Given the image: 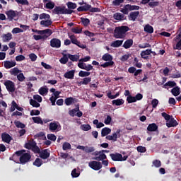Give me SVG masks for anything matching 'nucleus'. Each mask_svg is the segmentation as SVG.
Instances as JSON below:
<instances>
[{
    "label": "nucleus",
    "instance_id": "f257e3e1",
    "mask_svg": "<svg viewBox=\"0 0 181 181\" xmlns=\"http://www.w3.org/2000/svg\"><path fill=\"white\" fill-rule=\"evenodd\" d=\"M129 30V27L122 25L115 28L113 37L117 39H122L125 37L126 33Z\"/></svg>",
    "mask_w": 181,
    "mask_h": 181
},
{
    "label": "nucleus",
    "instance_id": "f03ea898",
    "mask_svg": "<svg viewBox=\"0 0 181 181\" xmlns=\"http://www.w3.org/2000/svg\"><path fill=\"white\" fill-rule=\"evenodd\" d=\"M74 10H68V8H66V6H56L54 9L53 10V13L59 15V14H69L74 13Z\"/></svg>",
    "mask_w": 181,
    "mask_h": 181
},
{
    "label": "nucleus",
    "instance_id": "7ed1b4c3",
    "mask_svg": "<svg viewBox=\"0 0 181 181\" xmlns=\"http://www.w3.org/2000/svg\"><path fill=\"white\" fill-rule=\"evenodd\" d=\"M21 151H23V152L19 157V163L21 165H25L26 163L30 162L31 159L30 153H25L26 151L24 149L21 150Z\"/></svg>",
    "mask_w": 181,
    "mask_h": 181
},
{
    "label": "nucleus",
    "instance_id": "20e7f679",
    "mask_svg": "<svg viewBox=\"0 0 181 181\" xmlns=\"http://www.w3.org/2000/svg\"><path fill=\"white\" fill-rule=\"evenodd\" d=\"M141 4H148V7L151 8H155L160 6V1L158 0H141Z\"/></svg>",
    "mask_w": 181,
    "mask_h": 181
},
{
    "label": "nucleus",
    "instance_id": "39448f33",
    "mask_svg": "<svg viewBox=\"0 0 181 181\" xmlns=\"http://www.w3.org/2000/svg\"><path fill=\"white\" fill-rule=\"evenodd\" d=\"M110 156L113 161H124L128 158L127 156H124L122 157V154L119 153H110Z\"/></svg>",
    "mask_w": 181,
    "mask_h": 181
},
{
    "label": "nucleus",
    "instance_id": "423d86ee",
    "mask_svg": "<svg viewBox=\"0 0 181 181\" xmlns=\"http://www.w3.org/2000/svg\"><path fill=\"white\" fill-rule=\"evenodd\" d=\"M93 156H95L93 158V160H97V161H102L107 159V155L105 153H103L100 151H95L92 153Z\"/></svg>",
    "mask_w": 181,
    "mask_h": 181
},
{
    "label": "nucleus",
    "instance_id": "0eeeda50",
    "mask_svg": "<svg viewBox=\"0 0 181 181\" xmlns=\"http://www.w3.org/2000/svg\"><path fill=\"white\" fill-rule=\"evenodd\" d=\"M37 33L41 35L42 40H45L52 35L53 32L51 29H45L37 30Z\"/></svg>",
    "mask_w": 181,
    "mask_h": 181
},
{
    "label": "nucleus",
    "instance_id": "6e6552de",
    "mask_svg": "<svg viewBox=\"0 0 181 181\" xmlns=\"http://www.w3.org/2000/svg\"><path fill=\"white\" fill-rule=\"evenodd\" d=\"M88 166L93 170H100L103 168V164L98 160H93L88 163Z\"/></svg>",
    "mask_w": 181,
    "mask_h": 181
},
{
    "label": "nucleus",
    "instance_id": "1a4fd4ad",
    "mask_svg": "<svg viewBox=\"0 0 181 181\" xmlns=\"http://www.w3.org/2000/svg\"><path fill=\"white\" fill-rule=\"evenodd\" d=\"M49 129L51 132H59L62 130V126L59 122L54 121L53 122L49 123Z\"/></svg>",
    "mask_w": 181,
    "mask_h": 181
},
{
    "label": "nucleus",
    "instance_id": "9d476101",
    "mask_svg": "<svg viewBox=\"0 0 181 181\" xmlns=\"http://www.w3.org/2000/svg\"><path fill=\"white\" fill-rule=\"evenodd\" d=\"M4 84L6 88V90H8V93L15 92V90H16L15 83L12 81L6 80Z\"/></svg>",
    "mask_w": 181,
    "mask_h": 181
},
{
    "label": "nucleus",
    "instance_id": "9b49d317",
    "mask_svg": "<svg viewBox=\"0 0 181 181\" xmlns=\"http://www.w3.org/2000/svg\"><path fill=\"white\" fill-rule=\"evenodd\" d=\"M23 151H17L12 155L11 157H9V160H13L16 163H20L21 155H22Z\"/></svg>",
    "mask_w": 181,
    "mask_h": 181
},
{
    "label": "nucleus",
    "instance_id": "f8f14e48",
    "mask_svg": "<svg viewBox=\"0 0 181 181\" xmlns=\"http://www.w3.org/2000/svg\"><path fill=\"white\" fill-rule=\"evenodd\" d=\"M5 14L8 17L9 21H13V20L17 17L18 11L14 10H8L5 12Z\"/></svg>",
    "mask_w": 181,
    "mask_h": 181
},
{
    "label": "nucleus",
    "instance_id": "ddd939ff",
    "mask_svg": "<svg viewBox=\"0 0 181 181\" xmlns=\"http://www.w3.org/2000/svg\"><path fill=\"white\" fill-rule=\"evenodd\" d=\"M51 47L59 48L62 47V41L57 38L50 40Z\"/></svg>",
    "mask_w": 181,
    "mask_h": 181
},
{
    "label": "nucleus",
    "instance_id": "4468645a",
    "mask_svg": "<svg viewBox=\"0 0 181 181\" xmlns=\"http://www.w3.org/2000/svg\"><path fill=\"white\" fill-rule=\"evenodd\" d=\"M1 139H2V141L6 144H10V142L13 140V138L11 136H10L8 133H2L1 135Z\"/></svg>",
    "mask_w": 181,
    "mask_h": 181
},
{
    "label": "nucleus",
    "instance_id": "2eb2a0df",
    "mask_svg": "<svg viewBox=\"0 0 181 181\" xmlns=\"http://www.w3.org/2000/svg\"><path fill=\"white\" fill-rule=\"evenodd\" d=\"M40 154V158H41L43 160H47L49 157H50V151L47 148V149H44L41 151V153H39Z\"/></svg>",
    "mask_w": 181,
    "mask_h": 181
},
{
    "label": "nucleus",
    "instance_id": "dca6fc26",
    "mask_svg": "<svg viewBox=\"0 0 181 181\" xmlns=\"http://www.w3.org/2000/svg\"><path fill=\"white\" fill-rule=\"evenodd\" d=\"M16 65H17V63H16L15 61L6 60L4 62V67L6 69H9L12 67H14L16 66Z\"/></svg>",
    "mask_w": 181,
    "mask_h": 181
},
{
    "label": "nucleus",
    "instance_id": "f3484780",
    "mask_svg": "<svg viewBox=\"0 0 181 181\" xmlns=\"http://www.w3.org/2000/svg\"><path fill=\"white\" fill-rule=\"evenodd\" d=\"M139 15V11H132L129 13V15L128 16V18L129 21H132L133 22H135L137 17Z\"/></svg>",
    "mask_w": 181,
    "mask_h": 181
},
{
    "label": "nucleus",
    "instance_id": "a211bd4d",
    "mask_svg": "<svg viewBox=\"0 0 181 181\" xmlns=\"http://www.w3.org/2000/svg\"><path fill=\"white\" fill-rule=\"evenodd\" d=\"M158 126L156 124V123H151L148 124V126L146 128L147 130V134H148V132H156L158 131Z\"/></svg>",
    "mask_w": 181,
    "mask_h": 181
},
{
    "label": "nucleus",
    "instance_id": "6ab92c4d",
    "mask_svg": "<svg viewBox=\"0 0 181 181\" xmlns=\"http://www.w3.org/2000/svg\"><path fill=\"white\" fill-rule=\"evenodd\" d=\"M43 2L44 3L47 2L44 6L45 8L49 9V10L54 9L55 4L53 1H52L51 0H43Z\"/></svg>",
    "mask_w": 181,
    "mask_h": 181
},
{
    "label": "nucleus",
    "instance_id": "aec40b11",
    "mask_svg": "<svg viewBox=\"0 0 181 181\" xmlns=\"http://www.w3.org/2000/svg\"><path fill=\"white\" fill-rule=\"evenodd\" d=\"M177 125H178V123L173 117L167 121V123H166V127H168L169 128L173 127H177Z\"/></svg>",
    "mask_w": 181,
    "mask_h": 181
},
{
    "label": "nucleus",
    "instance_id": "412c9836",
    "mask_svg": "<svg viewBox=\"0 0 181 181\" xmlns=\"http://www.w3.org/2000/svg\"><path fill=\"white\" fill-rule=\"evenodd\" d=\"M151 54V49L143 50L141 52L140 56L144 59H148V56Z\"/></svg>",
    "mask_w": 181,
    "mask_h": 181
},
{
    "label": "nucleus",
    "instance_id": "4be33fe9",
    "mask_svg": "<svg viewBox=\"0 0 181 181\" xmlns=\"http://www.w3.org/2000/svg\"><path fill=\"white\" fill-rule=\"evenodd\" d=\"M53 22L52 21V19L49 20H42L40 22V25L45 27V28H48L49 26H51L52 25Z\"/></svg>",
    "mask_w": 181,
    "mask_h": 181
},
{
    "label": "nucleus",
    "instance_id": "5701e85b",
    "mask_svg": "<svg viewBox=\"0 0 181 181\" xmlns=\"http://www.w3.org/2000/svg\"><path fill=\"white\" fill-rule=\"evenodd\" d=\"M75 70H71L64 74V77L73 80L74 78Z\"/></svg>",
    "mask_w": 181,
    "mask_h": 181
},
{
    "label": "nucleus",
    "instance_id": "b1692460",
    "mask_svg": "<svg viewBox=\"0 0 181 181\" xmlns=\"http://www.w3.org/2000/svg\"><path fill=\"white\" fill-rule=\"evenodd\" d=\"M124 99H115L112 100V105L113 106L119 107L124 105Z\"/></svg>",
    "mask_w": 181,
    "mask_h": 181
},
{
    "label": "nucleus",
    "instance_id": "393cba45",
    "mask_svg": "<svg viewBox=\"0 0 181 181\" xmlns=\"http://www.w3.org/2000/svg\"><path fill=\"white\" fill-rule=\"evenodd\" d=\"M171 93L174 97H177L181 93V89L180 87L175 86L171 90Z\"/></svg>",
    "mask_w": 181,
    "mask_h": 181
},
{
    "label": "nucleus",
    "instance_id": "a878e982",
    "mask_svg": "<svg viewBox=\"0 0 181 181\" xmlns=\"http://www.w3.org/2000/svg\"><path fill=\"white\" fill-rule=\"evenodd\" d=\"M113 19H115L118 21H122L124 20V15L121 13H115L113 14Z\"/></svg>",
    "mask_w": 181,
    "mask_h": 181
},
{
    "label": "nucleus",
    "instance_id": "bb28decb",
    "mask_svg": "<svg viewBox=\"0 0 181 181\" xmlns=\"http://www.w3.org/2000/svg\"><path fill=\"white\" fill-rule=\"evenodd\" d=\"M176 85H177V83L175 81H168L166 83L163 84V88L168 90V89H169L168 87L173 88V87H175Z\"/></svg>",
    "mask_w": 181,
    "mask_h": 181
},
{
    "label": "nucleus",
    "instance_id": "cd10ccee",
    "mask_svg": "<svg viewBox=\"0 0 181 181\" xmlns=\"http://www.w3.org/2000/svg\"><path fill=\"white\" fill-rule=\"evenodd\" d=\"M67 57L72 62H77L80 59V55L77 54L71 55L70 54H67Z\"/></svg>",
    "mask_w": 181,
    "mask_h": 181
},
{
    "label": "nucleus",
    "instance_id": "c85d7f7f",
    "mask_svg": "<svg viewBox=\"0 0 181 181\" xmlns=\"http://www.w3.org/2000/svg\"><path fill=\"white\" fill-rule=\"evenodd\" d=\"M124 42V40H115L112 42L111 44V47H119L122 46V43Z\"/></svg>",
    "mask_w": 181,
    "mask_h": 181
},
{
    "label": "nucleus",
    "instance_id": "c756f323",
    "mask_svg": "<svg viewBox=\"0 0 181 181\" xmlns=\"http://www.w3.org/2000/svg\"><path fill=\"white\" fill-rule=\"evenodd\" d=\"M102 60L105 62H113V57L110 54L107 53L102 56Z\"/></svg>",
    "mask_w": 181,
    "mask_h": 181
},
{
    "label": "nucleus",
    "instance_id": "7c9ffc66",
    "mask_svg": "<svg viewBox=\"0 0 181 181\" xmlns=\"http://www.w3.org/2000/svg\"><path fill=\"white\" fill-rule=\"evenodd\" d=\"M132 45H133V40L129 39L124 41L122 47L125 49H129Z\"/></svg>",
    "mask_w": 181,
    "mask_h": 181
},
{
    "label": "nucleus",
    "instance_id": "2f4dec72",
    "mask_svg": "<svg viewBox=\"0 0 181 181\" xmlns=\"http://www.w3.org/2000/svg\"><path fill=\"white\" fill-rule=\"evenodd\" d=\"M64 102L66 106H70L71 104L76 102V99L72 97H70V98H66Z\"/></svg>",
    "mask_w": 181,
    "mask_h": 181
},
{
    "label": "nucleus",
    "instance_id": "473e14b6",
    "mask_svg": "<svg viewBox=\"0 0 181 181\" xmlns=\"http://www.w3.org/2000/svg\"><path fill=\"white\" fill-rule=\"evenodd\" d=\"M66 6L68 8L67 10H71V11H74V9H76L77 8L76 4L71 1H68L66 3Z\"/></svg>",
    "mask_w": 181,
    "mask_h": 181
},
{
    "label": "nucleus",
    "instance_id": "72a5a7b5",
    "mask_svg": "<svg viewBox=\"0 0 181 181\" xmlns=\"http://www.w3.org/2000/svg\"><path fill=\"white\" fill-rule=\"evenodd\" d=\"M21 72V71L18 67H15V68L11 69L9 71L10 74L11 76H18V74Z\"/></svg>",
    "mask_w": 181,
    "mask_h": 181
},
{
    "label": "nucleus",
    "instance_id": "f704fd0d",
    "mask_svg": "<svg viewBox=\"0 0 181 181\" xmlns=\"http://www.w3.org/2000/svg\"><path fill=\"white\" fill-rule=\"evenodd\" d=\"M111 132V129L105 127L104 129H101V136L104 137V136H107L108 134H110Z\"/></svg>",
    "mask_w": 181,
    "mask_h": 181
},
{
    "label": "nucleus",
    "instance_id": "c9c22d12",
    "mask_svg": "<svg viewBox=\"0 0 181 181\" xmlns=\"http://www.w3.org/2000/svg\"><path fill=\"white\" fill-rule=\"evenodd\" d=\"M4 42H8L12 40V34L8 33L2 36Z\"/></svg>",
    "mask_w": 181,
    "mask_h": 181
},
{
    "label": "nucleus",
    "instance_id": "e433bc0d",
    "mask_svg": "<svg viewBox=\"0 0 181 181\" xmlns=\"http://www.w3.org/2000/svg\"><path fill=\"white\" fill-rule=\"evenodd\" d=\"M144 31L146 33L152 34V33H153L154 30H153V28L152 25H146L144 27Z\"/></svg>",
    "mask_w": 181,
    "mask_h": 181
},
{
    "label": "nucleus",
    "instance_id": "4c0bfd02",
    "mask_svg": "<svg viewBox=\"0 0 181 181\" xmlns=\"http://www.w3.org/2000/svg\"><path fill=\"white\" fill-rule=\"evenodd\" d=\"M34 138H35V139L39 138L41 140H47L46 135L43 132H40V133L36 134L34 136Z\"/></svg>",
    "mask_w": 181,
    "mask_h": 181
},
{
    "label": "nucleus",
    "instance_id": "58836bf2",
    "mask_svg": "<svg viewBox=\"0 0 181 181\" xmlns=\"http://www.w3.org/2000/svg\"><path fill=\"white\" fill-rule=\"evenodd\" d=\"M40 20H51V16L45 13L40 14Z\"/></svg>",
    "mask_w": 181,
    "mask_h": 181
},
{
    "label": "nucleus",
    "instance_id": "ea45409f",
    "mask_svg": "<svg viewBox=\"0 0 181 181\" xmlns=\"http://www.w3.org/2000/svg\"><path fill=\"white\" fill-rule=\"evenodd\" d=\"M91 77L84 78L82 81L79 82V85H88L91 82Z\"/></svg>",
    "mask_w": 181,
    "mask_h": 181
},
{
    "label": "nucleus",
    "instance_id": "a19ab883",
    "mask_svg": "<svg viewBox=\"0 0 181 181\" xmlns=\"http://www.w3.org/2000/svg\"><path fill=\"white\" fill-rule=\"evenodd\" d=\"M59 62L62 64H66L68 63L69 62V57L66 54H64L60 59H59Z\"/></svg>",
    "mask_w": 181,
    "mask_h": 181
},
{
    "label": "nucleus",
    "instance_id": "79ce46f5",
    "mask_svg": "<svg viewBox=\"0 0 181 181\" xmlns=\"http://www.w3.org/2000/svg\"><path fill=\"white\" fill-rule=\"evenodd\" d=\"M14 124L17 128H21L22 129H24L25 128V124L24 123H21L20 121L16 120L14 122Z\"/></svg>",
    "mask_w": 181,
    "mask_h": 181
},
{
    "label": "nucleus",
    "instance_id": "37998d69",
    "mask_svg": "<svg viewBox=\"0 0 181 181\" xmlns=\"http://www.w3.org/2000/svg\"><path fill=\"white\" fill-rule=\"evenodd\" d=\"M91 74L90 72H88V71H79L78 73V76L79 77H88V76H90Z\"/></svg>",
    "mask_w": 181,
    "mask_h": 181
},
{
    "label": "nucleus",
    "instance_id": "c03bdc74",
    "mask_svg": "<svg viewBox=\"0 0 181 181\" xmlns=\"http://www.w3.org/2000/svg\"><path fill=\"white\" fill-rule=\"evenodd\" d=\"M30 104L32 107H40V103H37L35 100L34 99H30Z\"/></svg>",
    "mask_w": 181,
    "mask_h": 181
},
{
    "label": "nucleus",
    "instance_id": "a18cd8bd",
    "mask_svg": "<svg viewBox=\"0 0 181 181\" xmlns=\"http://www.w3.org/2000/svg\"><path fill=\"white\" fill-rule=\"evenodd\" d=\"M47 93H48L47 88L42 87L41 88L39 89V94L42 96H45V95H47Z\"/></svg>",
    "mask_w": 181,
    "mask_h": 181
},
{
    "label": "nucleus",
    "instance_id": "49530a36",
    "mask_svg": "<svg viewBox=\"0 0 181 181\" xmlns=\"http://www.w3.org/2000/svg\"><path fill=\"white\" fill-rule=\"evenodd\" d=\"M33 165L37 166V168L42 165V160L40 158H37L36 160L33 162Z\"/></svg>",
    "mask_w": 181,
    "mask_h": 181
},
{
    "label": "nucleus",
    "instance_id": "de8ad7c7",
    "mask_svg": "<svg viewBox=\"0 0 181 181\" xmlns=\"http://www.w3.org/2000/svg\"><path fill=\"white\" fill-rule=\"evenodd\" d=\"M133 64L135 67H137L139 69L142 68V64L141 62H139V59L137 57H134Z\"/></svg>",
    "mask_w": 181,
    "mask_h": 181
},
{
    "label": "nucleus",
    "instance_id": "09e8293b",
    "mask_svg": "<svg viewBox=\"0 0 181 181\" xmlns=\"http://www.w3.org/2000/svg\"><path fill=\"white\" fill-rule=\"evenodd\" d=\"M120 132H121V130L120 129H117L115 133H112L111 136L114 139V141H116L117 139H118V137H120V135H119L120 134Z\"/></svg>",
    "mask_w": 181,
    "mask_h": 181
},
{
    "label": "nucleus",
    "instance_id": "8fccbe9b",
    "mask_svg": "<svg viewBox=\"0 0 181 181\" xmlns=\"http://www.w3.org/2000/svg\"><path fill=\"white\" fill-rule=\"evenodd\" d=\"M32 119H33V121L34 123L40 124L43 125V121H42V119H41V117H33Z\"/></svg>",
    "mask_w": 181,
    "mask_h": 181
},
{
    "label": "nucleus",
    "instance_id": "3c124183",
    "mask_svg": "<svg viewBox=\"0 0 181 181\" xmlns=\"http://www.w3.org/2000/svg\"><path fill=\"white\" fill-rule=\"evenodd\" d=\"M15 1L18 4H21L23 6H29L30 4L28 0H15Z\"/></svg>",
    "mask_w": 181,
    "mask_h": 181
},
{
    "label": "nucleus",
    "instance_id": "603ef678",
    "mask_svg": "<svg viewBox=\"0 0 181 181\" xmlns=\"http://www.w3.org/2000/svg\"><path fill=\"white\" fill-rule=\"evenodd\" d=\"M114 62L113 61H109L107 62H105L103 64H101L100 66L103 68H107L109 66H112L114 65Z\"/></svg>",
    "mask_w": 181,
    "mask_h": 181
},
{
    "label": "nucleus",
    "instance_id": "864d4df0",
    "mask_svg": "<svg viewBox=\"0 0 181 181\" xmlns=\"http://www.w3.org/2000/svg\"><path fill=\"white\" fill-rule=\"evenodd\" d=\"M71 146L70 143L65 142L64 144H62V150L64 151H67V150H71Z\"/></svg>",
    "mask_w": 181,
    "mask_h": 181
},
{
    "label": "nucleus",
    "instance_id": "5fc2aeb1",
    "mask_svg": "<svg viewBox=\"0 0 181 181\" xmlns=\"http://www.w3.org/2000/svg\"><path fill=\"white\" fill-rule=\"evenodd\" d=\"M81 129L82 131H90L91 129V126L88 124H81Z\"/></svg>",
    "mask_w": 181,
    "mask_h": 181
},
{
    "label": "nucleus",
    "instance_id": "6e6d98bb",
    "mask_svg": "<svg viewBox=\"0 0 181 181\" xmlns=\"http://www.w3.org/2000/svg\"><path fill=\"white\" fill-rule=\"evenodd\" d=\"M81 23H83V26L87 27L88 24H90V19L85 18H81Z\"/></svg>",
    "mask_w": 181,
    "mask_h": 181
},
{
    "label": "nucleus",
    "instance_id": "4d7b16f0",
    "mask_svg": "<svg viewBox=\"0 0 181 181\" xmlns=\"http://www.w3.org/2000/svg\"><path fill=\"white\" fill-rule=\"evenodd\" d=\"M16 76H17V80L19 81L20 82H23L25 79V77L23 73H20L19 74H17Z\"/></svg>",
    "mask_w": 181,
    "mask_h": 181
},
{
    "label": "nucleus",
    "instance_id": "13d9d810",
    "mask_svg": "<svg viewBox=\"0 0 181 181\" xmlns=\"http://www.w3.org/2000/svg\"><path fill=\"white\" fill-rule=\"evenodd\" d=\"M94 151H95V148L94 147H88L86 146L84 151L87 153H94Z\"/></svg>",
    "mask_w": 181,
    "mask_h": 181
},
{
    "label": "nucleus",
    "instance_id": "bf43d9fd",
    "mask_svg": "<svg viewBox=\"0 0 181 181\" xmlns=\"http://www.w3.org/2000/svg\"><path fill=\"white\" fill-rule=\"evenodd\" d=\"M127 7L128 8L129 11H135V10H139V6H132L130 4H127Z\"/></svg>",
    "mask_w": 181,
    "mask_h": 181
},
{
    "label": "nucleus",
    "instance_id": "052dcab7",
    "mask_svg": "<svg viewBox=\"0 0 181 181\" xmlns=\"http://www.w3.org/2000/svg\"><path fill=\"white\" fill-rule=\"evenodd\" d=\"M161 116L165 119L166 121H170V119H172L173 116H170L169 114H167L165 112L161 113Z\"/></svg>",
    "mask_w": 181,
    "mask_h": 181
},
{
    "label": "nucleus",
    "instance_id": "680f3d73",
    "mask_svg": "<svg viewBox=\"0 0 181 181\" xmlns=\"http://www.w3.org/2000/svg\"><path fill=\"white\" fill-rule=\"evenodd\" d=\"M124 0H113L112 5L115 6H119L121 4H124Z\"/></svg>",
    "mask_w": 181,
    "mask_h": 181
},
{
    "label": "nucleus",
    "instance_id": "e2e57ef3",
    "mask_svg": "<svg viewBox=\"0 0 181 181\" xmlns=\"http://www.w3.org/2000/svg\"><path fill=\"white\" fill-rule=\"evenodd\" d=\"M127 101L128 102V103H132L137 102L135 97L132 96V95H129L127 98Z\"/></svg>",
    "mask_w": 181,
    "mask_h": 181
},
{
    "label": "nucleus",
    "instance_id": "0e129e2a",
    "mask_svg": "<svg viewBox=\"0 0 181 181\" xmlns=\"http://www.w3.org/2000/svg\"><path fill=\"white\" fill-rule=\"evenodd\" d=\"M47 139L50 141H57V136L54 135V134H48Z\"/></svg>",
    "mask_w": 181,
    "mask_h": 181
},
{
    "label": "nucleus",
    "instance_id": "69168bd1",
    "mask_svg": "<svg viewBox=\"0 0 181 181\" xmlns=\"http://www.w3.org/2000/svg\"><path fill=\"white\" fill-rule=\"evenodd\" d=\"M29 57H30V59L32 62H35L37 60V56L35 54H34V53H31L29 55Z\"/></svg>",
    "mask_w": 181,
    "mask_h": 181
},
{
    "label": "nucleus",
    "instance_id": "338daca9",
    "mask_svg": "<svg viewBox=\"0 0 181 181\" xmlns=\"http://www.w3.org/2000/svg\"><path fill=\"white\" fill-rule=\"evenodd\" d=\"M71 32L73 33H76V34H80L82 33V28L81 29H79L78 28H73L71 29Z\"/></svg>",
    "mask_w": 181,
    "mask_h": 181
},
{
    "label": "nucleus",
    "instance_id": "774afa93",
    "mask_svg": "<svg viewBox=\"0 0 181 181\" xmlns=\"http://www.w3.org/2000/svg\"><path fill=\"white\" fill-rule=\"evenodd\" d=\"M152 163L156 168H160L161 166V163L159 160H155Z\"/></svg>",
    "mask_w": 181,
    "mask_h": 181
}]
</instances>
